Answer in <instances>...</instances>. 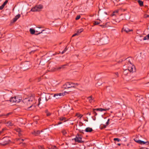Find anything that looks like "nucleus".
Returning <instances> with one entry per match:
<instances>
[{
    "label": "nucleus",
    "mask_w": 149,
    "mask_h": 149,
    "mask_svg": "<svg viewBox=\"0 0 149 149\" xmlns=\"http://www.w3.org/2000/svg\"><path fill=\"white\" fill-rule=\"evenodd\" d=\"M51 97L49 94L43 93L41 94L40 97L38 99L39 105L40 104L43 103L45 101H47L50 99Z\"/></svg>",
    "instance_id": "obj_1"
},
{
    "label": "nucleus",
    "mask_w": 149,
    "mask_h": 149,
    "mask_svg": "<svg viewBox=\"0 0 149 149\" xmlns=\"http://www.w3.org/2000/svg\"><path fill=\"white\" fill-rule=\"evenodd\" d=\"M77 83L71 82H67L63 86V88L64 89H68L71 88H74L75 86H78Z\"/></svg>",
    "instance_id": "obj_2"
},
{
    "label": "nucleus",
    "mask_w": 149,
    "mask_h": 149,
    "mask_svg": "<svg viewBox=\"0 0 149 149\" xmlns=\"http://www.w3.org/2000/svg\"><path fill=\"white\" fill-rule=\"evenodd\" d=\"M2 142L0 144L3 146L8 145L10 143L11 141L9 139V138L8 137H4L2 139Z\"/></svg>",
    "instance_id": "obj_3"
},
{
    "label": "nucleus",
    "mask_w": 149,
    "mask_h": 149,
    "mask_svg": "<svg viewBox=\"0 0 149 149\" xmlns=\"http://www.w3.org/2000/svg\"><path fill=\"white\" fill-rule=\"evenodd\" d=\"M43 6L41 4L36 5L35 7L32 8L31 10V11L32 12H36L39 11L40 9L43 8Z\"/></svg>",
    "instance_id": "obj_4"
},
{
    "label": "nucleus",
    "mask_w": 149,
    "mask_h": 149,
    "mask_svg": "<svg viewBox=\"0 0 149 149\" xmlns=\"http://www.w3.org/2000/svg\"><path fill=\"white\" fill-rule=\"evenodd\" d=\"M34 98L33 97H28L25 98L22 101L25 104H26L27 105L30 104L31 102L33 101Z\"/></svg>",
    "instance_id": "obj_5"
},
{
    "label": "nucleus",
    "mask_w": 149,
    "mask_h": 149,
    "mask_svg": "<svg viewBox=\"0 0 149 149\" xmlns=\"http://www.w3.org/2000/svg\"><path fill=\"white\" fill-rule=\"evenodd\" d=\"M74 140L75 142L79 143H83L84 142V141L82 140V136L78 134L76 135Z\"/></svg>",
    "instance_id": "obj_6"
},
{
    "label": "nucleus",
    "mask_w": 149,
    "mask_h": 149,
    "mask_svg": "<svg viewBox=\"0 0 149 149\" xmlns=\"http://www.w3.org/2000/svg\"><path fill=\"white\" fill-rule=\"evenodd\" d=\"M30 63L28 61L25 62L23 63V68L25 70L29 68L30 65Z\"/></svg>",
    "instance_id": "obj_7"
},
{
    "label": "nucleus",
    "mask_w": 149,
    "mask_h": 149,
    "mask_svg": "<svg viewBox=\"0 0 149 149\" xmlns=\"http://www.w3.org/2000/svg\"><path fill=\"white\" fill-rule=\"evenodd\" d=\"M131 67H128L127 70L129 71V72H133L135 71V67L134 65H131Z\"/></svg>",
    "instance_id": "obj_8"
},
{
    "label": "nucleus",
    "mask_w": 149,
    "mask_h": 149,
    "mask_svg": "<svg viewBox=\"0 0 149 149\" xmlns=\"http://www.w3.org/2000/svg\"><path fill=\"white\" fill-rule=\"evenodd\" d=\"M109 109V108L105 109L99 108L96 109H94V110H96L97 111H107V110H108Z\"/></svg>",
    "instance_id": "obj_9"
},
{
    "label": "nucleus",
    "mask_w": 149,
    "mask_h": 149,
    "mask_svg": "<svg viewBox=\"0 0 149 149\" xmlns=\"http://www.w3.org/2000/svg\"><path fill=\"white\" fill-rule=\"evenodd\" d=\"M138 143H139L141 145H148L149 144V141H141L140 140L139 141H138Z\"/></svg>",
    "instance_id": "obj_10"
},
{
    "label": "nucleus",
    "mask_w": 149,
    "mask_h": 149,
    "mask_svg": "<svg viewBox=\"0 0 149 149\" xmlns=\"http://www.w3.org/2000/svg\"><path fill=\"white\" fill-rule=\"evenodd\" d=\"M64 94L62 93H59L54 94V97H56V99H58L60 98L59 96H63Z\"/></svg>",
    "instance_id": "obj_11"
},
{
    "label": "nucleus",
    "mask_w": 149,
    "mask_h": 149,
    "mask_svg": "<svg viewBox=\"0 0 149 149\" xmlns=\"http://www.w3.org/2000/svg\"><path fill=\"white\" fill-rule=\"evenodd\" d=\"M16 97V98H15V100H17L16 102V103H18L20 102L22 100V97L19 96H15Z\"/></svg>",
    "instance_id": "obj_12"
},
{
    "label": "nucleus",
    "mask_w": 149,
    "mask_h": 149,
    "mask_svg": "<svg viewBox=\"0 0 149 149\" xmlns=\"http://www.w3.org/2000/svg\"><path fill=\"white\" fill-rule=\"evenodd\" d=\"M40 133V131L39 130L34 131L32 133V134L35 136L38 135Z\"/></svg>",
    "instance_id": "obj_13"
},
{
    "label": "nucleus",
    "mask_w": 149,
    "mask_h": 149,
    "mask_svg": "<svg viewBox=\"0 0 149 149\" xmlns=\"http://www.w3.org/2000/svg\"><path fill=\"white\" fill-rule=\"evenodd\" d=\"M15 98H16V97L15 96L11 97L10 100V102L13 103H16V101L17 100H15Z\"/></svg>",
    "instance_id": "obj_14"
},
{
    "label": "nucleus",
    "mask_w": 149,
    "mask_h": 149,
    "mask_svg": "<svg viewBox=\"0 0 149 149\" xmlns=\"http://www.w3.org/2000/svg\"><path fill=\"white\" fill-rule=\"evenodd\" d=\"M20 16L21 15L20 14H18L15 17L13 18V22H15L20 17Z\"/></svg>",
    "instance_id": "obj_15"
},
{
    "label": "nucleus",
    "mask_w": 149,
    "mask_h": 149,
    "mask_svg": "<svg viewBox=\"0 0 149 149\" xmlns=\"http://www.w3.org/2000/svg\"><path fill=\"white\" fill-rule=\"evenodd\" d=\"M93 131L92 129L91 128L89 127H88L86 128L85 130V131L86 132H91Z\"/></svg>",
    "instance_id": "obj_16"
},
{
    "label": "nucleus",
    "mask_w": 149,
    "mask_h": 149,
    "mask_svg": "<svg viewBox=\"0 0 149 149\" xmlns=\"http://www.w3.org/2000/svg\"><path fill=\"white\" fill-rule=\"evenodd\" d=\"M87 99L90 103L92 102L93 101V98L92 97V96H91L88 97Z\"/></svg>",
    "instance_id": "obj_17"
},
{
    "label": "nucleus",
    "mask_w": 149,
    "mask_h": 149,
    "mask_svg": "<svg viewBox=\"0 0 149 149\" xmlns=\"http://www.w3.org/2000/svg\"><path fill=\"white\" fill-rule=\"evenodd\" d=\"M137 1L139 5L141 7L143 6V1H141L140 0H138Z\"/></svg>",
    "instance_id": "obj_18"
},
{
    "label": "nucleus",
    "mask_w": 149,
    "mask_h": 149,
    "mask_svg": "<svg viewBox=\"0 0 149 149\" xmlns=\"http://www.w3.org/2000/svg\"><path fill=\"white\" fill-rule=\"evenodd\" d=\"M30 32L31 34H34L35 33L37 32H38V31H36L34 29H33L31 28L30 29Z\"/></svg>",
    "instance_id": "obj_19"
},
{
    "label": "nucleus",
    "mask_w": 149,
    "mask_h": 149,
    "mask_svg": "<svg viewBox=\"0 0 149 149\" xmlns=\"http://www.w3.org/2000/svg\"><path fill=\"white\" fill-rule=\"evenodd\" d=\"M123 29H124V31L127 33H128L129 32L131 31H133L132 29H130L128 28H125V29H124V28H123Z\"/></svg>",
    "instance_id": "obj_20"
},
{
    "label": "nucleus",
    "mask_w": 149,
    "mask_h": 149,
    "mask_svg": "<svg viewBox=\"0 0 149 149\" xmlns=\"http://www.w3.org/2000/svg\"><path fill=\"white\" fill-rule=\"evenodd\" d=\"M66 65H63L59 66L58 68H57V70H59V69H63L65 68L64 67L66 66Z\"/></svg>",
    "instance_id": "obj_21"
},
{
    "label": "nucleus",
    "mask_w": 149,
    "mask_h": 149,
    "mask_svg": "<svg viewBox=\"0 0 149 149\" xmlns=\"http://www.w3.org/2000/svg\"><path fill=\"white\" fill-rule=\"evenodd\" d=\"M129 72V71L127 70V69L125 70L123 72V73L125 75H127V74Z\"/></svg>",
    "instance_id": "obj_22"
},
{
    "label": "nucleus",
    "mask_w": 149,
    "mask_h": 149,
    "mask_svg": "<svg viewBox=\"0 0 149 149\" xmlns=\"http://www.w3.org/2000/svg\"><path fill=\"white\" fill-rule=\"evenodd\" d=\"M12 112H10V113H7L6 114H3V116H5V117H7L8 116L11 114H12Z\"/></svg>",
    "instance_id": "obj_23"
},
{
    "label": "nucleus",
    "mask_w": 149,
    "mask_h": 149,
    "mask_svg": "<svg viewBox=\"0 0 149 149\" xmlns=\"http://www.w3.org/2000/svg\"><path fill=\"white\" fill-rule=\"evenodd\" d=\"M108 24V23L107 22L104 25H100V26H101L102 28H105V27H107L108 26L107 25V24Z\"/></svg>",
    "instance_id": "obj_24"
},
{
    "label": "nucleus",
    "mask_w": 149,
    "mask_h": 149,
    "mask_svg": "<svg viewBox=\"0 0 149 149\" xmlns=\"http://www.w3.org/2000/svg\"><path fill=\"white\" fill-rule=\"evenodd\" d=\"M83 31V29H80L78 30H77V32L78 34L79 33H80Z\"/></svg>",
    "instance_id": "obj_25"
},
{
    "label": "nucleus",
    "mask_w": 149,
    "mask_h": 149,
    "mask_svg": "<svg viewBox=\"0 0 149 149\" xmlns=\"http://www.w3.org/2000/svg\"><path fill=\"white\" fill-rule=\"evenodd\" d=\"M149 39V34H148L146 36L144 37L143 38V40H146L147 39Z\"/></svg>",
    "instance_id": "obj_26"
},
{
    "label": "nucleus",
    "mask_w": 149,
    "mask_h": 149,
    "mask_svg": "<svg viewBox=\"0 0 149 149\" xmlns=\"http://www.w3.org/2000/svg\"><path fill=\"white\" fill-rule=\"evenodd\" d=\"M66 118L65 117H63V118H59V120L61 121H65L66 120Z\"/></svg>",
    "instance_id": "obj_27"
},
{
    "label": "nucleus",
    "mask_w": 149,
    "mask_h": 149,
    "mask_svg": "<svg viewBox=\"0 0 149 149\" xmlns=\"http://www.w3.org/2000/svg\"><path fill=\"white\" fill-rule=\"evenodd\" d=\"M61 132L64 135H65L67 133V132L65 130H62Z\"/></svg>",
    "instance_id": "obj_28"
},
{
    "label": "nucleus",
    "mask_w": 149,
    "mask_h": 149,
    "mask_svg": "<svg viewBox=\"0 0 149 149\" xmlns=\"http://www.w3.org/2000/svg\"><path fill=\"white\" fill-rule=\"evenodd\" d=\"M7 124H8V125L12 126L13 125V124L11 123V121H9L7 123Z\"/></svg>",
    "instance_id": "obj_29"
},
{
    "label": "nucleus",
    "mask_w": 149,
    "mask_h": 149,
    "mask_svg": "<svg viewBox=\"0 0 149 149\" xmlns=\"http://www.w3.org/2000/svg\"><path fill=\"white\" fill-rule=\"evenodd\" d=\"M76 116L78 117H80V118H81L83 116V115L81 114L77 113L76 114Z\"/></svg>",
    "instance_id": "obj_30"
},
{
    "label": "nucleus",
    "mask_w": 149,
    "mask_h": 149,
    "mask_svg": "<svg viewBox=\"0 0 149 149\" xmlns=\"http://www.w3.org/2000/svg\"><path fill=\"white\" fill-rule=\"evenodd\" d=\"M114 141H116L118 142H119L120 140L118 138H115L113 139Z\"/></svg>",
    "instance_id": "obj_31"
},
{
    "label": "nucleus",
    "mask_w": 149,
    "mask_h": 149,
    "mask_svg": "<svg viewBox=\"0 0 149 149\" xmlns=\"http://www.w3.org/2000/svg\"><path fill=\"white\" fill-rule=\"evenodd\" d=\"M67 50V48L66 47H65L64 49L61 52V54H64L65 52Z\"/></svg>",
    "instance_id": "obj_32"
},
{
    "label": "nucleus",
    "mask_w": 149,
    "mask_h": 149,
    "mask_svg": "<svg viewBox=\"0 0 149 149\" xmlns=\"http://www.w3.org/2000/svg\"><path fill=\"white\" fill-rule=\"evenodd\" d=\"M8 2V1L7 0H6L4 2L3 4H2V5L4 7V6Z\"/></svg>",
    "instance_id": "obj_33"
},
{
    "label": "nucleus",
    "mask_w": 149,
    "mask_h": 149,
    "mask_svg": "<svg viewBox=\"0 0 149 149\" xmlns=\"http://www.w3.org/2000/svg\"><path fill=\"white\" fill-rule=\"evenodd\" d=\"M80 17H80V15H77V16L76 17L75 19L76 20H78L80 18Z\"/></svg>",
    "instance_id": "obj_34"
},
{
    "label": "nucleus",
    "mask_w": 149,
    "mask_h": 149,
    "mask_svg": "<svg viewBox=\"0 0 149 149\" xmlns=\"http://www.w3.org/2000/svg\"><path fill=\"white\" fill-rule=\"evenodd\" d=\"M134 140L136 143H138V141H139L140 140L138 139L137 138H135L134 139Z\"/></svg>",
    "instance_id": "obj_35"
},
{
    "label": "nucleus",
    "mask_w": 149,
    "mask_h": 149,
    "mask_svg": "<svg viewBox=\"0 0 149 149\" xmlns=\"http://www.w3.org/2000/svg\"><path fill=\"white\" fill-rule=\"evenodd\" d=\"M38 148L39 149H45L43 146H38Z\"/></svg>",
    "instance_id": "obj_36"
},
{
    "label": "nucleus",
    "mask_w": 149,
    "mask_h": 149,
    "mask_svg": "<svg viewBox=\"0 0 149 149\" xmlns=\"http://www.w3.org/2000/svg\"><path fill=\"white\" fill-rule=\"evenodd\" d=\"M95 110H94V109H93V113L94 114L95 116H96L97 115V114L96 113V112L95 111Z\"/></svg>",
    "instance_id": "obj_37"
},
{
    "label": "nucleus",
    "mask_w": 149,
    "mask_h": 149,
    "mask_svg": "<svg viewBox=\"0 0 149 149\" xmlns=\"http://www.w3.org/2000/svg\"><path fill=\"white\" fill-rule=\"evenodd\" d=\"M100 22H96V21H95L94 22V25H97V24H100Z\"/></svg>",
    "instance_id": "obj_38"
},
{
    "label": "nucleus",
    "mask_w": 149,
    "mask_h": 149,
    "mask_svg": "<svg viewBox=\"0 0 149 149\" xmlns=\"http://www.w3.org/2000/svg\"><path fill=\"white\" fill-rule=\"evenodd\" d=\"M4 6H3L2 5L0 6V10H2L3 8H4Z\"/></svg>",
    "instance_id": "obj_39"
},
{
    "label": "nucleus",
    "mask_w": 149,
    "mask_h": 149,
    "mask_svg": "<svg viewBox=\"0 0 149 149\" xmlns=\"http://www.w3.org/2000/svg\"><path fill=\"white\" fill-rule=\"evenodd\" d=\"M45 31V30H42V31H41V32H39V33H36V35H38L39 34H40V33H42V31Z\"/></svg>",
    "instance_id": "obj_40"
},
{
    "label": "nucleus",
    "mask_w": 149,
    "mask_h": 149,
    "mask_svg": "<svg viewBox=\"0 0 149 149\" xmlns=\"http://www.w3.org/2000/svg\"><path fill=\"white\" fill-rule=\"evenodd\" d=\"M109 120H110V119H109L108 120H107V122H106V123L107 125H108L109 124Z\"/></svg>",
    "instance_id": "obj_41"
},
{
    "label": "nucleus",
    "mask_w": 149,
    "mask_h": 149,
    "mask_svg": "<svg viewBox=\"0 0 149 149\" xmlns=\"http://www.w3.org/2000/svg\"><path fill=\"white\" fill-rule=\"evenodd\" d=\"M46 114L47 116H49L51 115V113L49 112H48Z\"/></svg>",
    "instance_id": "obj_42"
},
{
    "label": "nucleus",
    "mask_w": 149,
    "mask_h": 149,
    "mask_svg": "<svg viewBox=\"0 0 149 149\" xmlns=\"http://www.w3.org/2000/svg\"><path fill=\"white\" fill-rule=\"evenodd\" d=\"M79 130V132H81V133H84V132H83V130Z\"/></svg>",
    "instance_id": "obj_43"
},
{
    "label": "nucleus",
    "mask_w": 149,
    "mask_h": 149,
    "mask_svg": "<svg viewBox=\"0 0 149 149\" xmlns=\"http://www.w3.org/2000/svg\"><path fill=\"white\" fill-rule=\"evenodd\" d=\"M107 38V41H106V42H104V44H105L107 43H108V38Z\"/></svg>",
    "instance_id": "obj_44"
},
{
    "label": "nucleus",
    "mask_w": 149,
    "mask_h": 149,
    "mask_svg": "<svg viewBox=\"0 0 149 149\" xmlns=\"http://www.w3.org/2000/svg\"><path fill=\"white\" fill-rule=\"evenodd\" d=\"M78 34L77 33H75V34H74L72 36V37H74L75 36H76V35H78Z\"/></svg>",
    "instance_id": "obj_45"
},
{
    "label": "nucleus",
    "mask_w": 149,
    "mask_h": 149,
    "mask_svg": "<svg viewBox=\"0 0 149 149\" xmlns=\"http://www.w3.org/2000/svg\"><path fill=\"white\" fill-rule=\"evenodd\" d=\"M62 123V122H58V123H57V124H56V125H60V124H61Z\"/></svg>",
    "instance_id": "obj_46"
},
{
    "label": "nucleus",
    "mask_w": 149,
    "mask_h": 149,
    "mask_svg": "<svg viewBox=\"0 0 149 149\" xmlns=\"http://www.w3.org/2000/svg\"><path fill=\"white\" fill-rule=\"evenodd\" d=\"M35 51H31V52H30V54H31L32 53H34V52Z\"/></svg>",
    "instance_id": "obj_47"
},
{
    "label": "nucleus",
    "mask_w": 149,
    "mask_h": 149,
    "mask_svg": "<svg viewBox=\"0 0 149 149\" xmlns=\"http://www.w3.org/2000/svg\"><path fill=\"white\" fill-rule=\"evenodd\" d=\"M53 148L54 149H57V148L56 146H54Z\"/></svg>",
    "instance_id": "obj_48"
},
{
    "label": "nucleus",
    "mask_w": 149,
    "mask_h": 149,
    "mask_svg": "<svg viewBox=\"0 0 149 149\" xmlns=\"http://www.w3.org/2000/svg\"><path fill=\"white\" fill-rule=\"evenodd\" d=\"M146 17H149V15H146L145 16Z\"/></svg>",
    "instance_id": "obj_49"
},
{
    "label": "nucleus",
    "mask_w": 149,
    "mask_h": 149,
    "mask_svg": "<svg viewBox=\"0 0 149 149\" xmlns=\"http://www.w3.org/2000/svg\"><path fill=\"white\" fill-rule=\"evenodd\" d=\"M21 139L20 138H18V139H16L17 141H19V140H20Z\"/></svg>",
    "instance_id": "obj_50"
},
{
    "label": "nucleus",
    "mask_w": 149,
    "mask_h": 149,
    "mask_svg": "<svg viewBox=\"0 0 149 149\" xmlns=\"http://www.w3.org/2000/svg\"><path fill=\"white\" fill-rule=\"evenodd\" d=\"M128 63H129L130 64H131V65H132V63H131V62L130 61H129L128 62Z\"/></svg>",
    "instance_id": "obj_51"
},
{
    "label": "nucleus",
    "mask_w": 149,
    "mask_h": 149,
    "mask_svg": "<svg viewBox=\"0 0 149 149\" xmlns=\"http://www.w3.org/2000/svg\"><path fill=\"white\" fill-rule=\"evenodd\" d=\"M3 114H1L0 115V117H3Z\"/></svg>",
    "instance_id": "obj_52"
},
{
    "label": "nucleus",
    "mask_w": 149,
    "mask_h": 149,
    "mask_svg": "<svg viewBox=\"0 0 149 149\" xmlns=\"http://www.w3.org/2000/svg\"><path fill=\"white\" fill-rule=\"evenodd\" d=\"M20 131V129H18V130H17V131L19 132Z\"/></svg>",
    "instance_id": "obj_53"
},
{
    "label": "nucleus",
    "mask_w": 149,
    "mask_h": 149,
    "mask_svg": "<svg viewBox=\"0 0 149 149\" xmlns=\"http://www.w3.org/2000/svg\"><path fill=\"white\" fill-rule=\"evenodd\" d=\"M33 106V105H31L30 107H28V109H30V108L31 107Z\"/></svg>",
    "instance_id": "obj_54"
},
{
    "label": "nucleus",
    "mask_w": 149,
    "mask_h": 149,
    "mask_svg": "<svg viewBox=\"0 0 149 149\" xmlns=\"http://www.w3.org/2000/svg\"><path fill=\"white\" fill-rule=\"evenodd\" d=\"M87 114H88L89 116H90L91 115V113H87Z\"/></svg>",
    "instance_id": "obj_55"
},
{
    "label": "nucleus",
    "mask_w": 149,
    "mask_h": 149,
    "mask_svg": "<svg viewBox=\"0 0 149 149\" xmlns=\"http://www.w3.org/2000/svg\"><path fill=\"white\" fill-rule=\"evenodd\" d=\"M117 145L118 146H120L121 145V144L120 143H118L117 144Z\"/></svg>",
    "instance_id": "obj_56"
},
{
    "label": "nucleus",
    "mask_w": 149,
    "mask_h": 149,
    "mask_svg": "<svg viewBox=\"0 0 149 149\" xmlns=\"http://www.w3.org/2000/svg\"><path fill=\"white\" fill-rule=\"evenodd\" d=\"M117 75H118V72H117V73H115Z\"/></svg>",
    "instance_id": "obj_57"
},
{
    "label": "nucleus",
    "mask_w": 149,
    "mask_h": 149,
    "mask_svg": "<svg viewBox=\"0 0 149 149\" xmlns=\"http://www.w3.org/2000/svg\"><path fill=\"white\" fill-rule=\"evenodd\" d=\"M21 140L22 141H24V139H21Z\"/></svg>",
    "instance_id": "obj_58"
},
{
    "label": "nucleus",
    "mask_w": 149,
    "mask_h": 149,
    "mask_svg": "<svg viewBox=\"0 0 149 149\" xmlns=\"http://www.w3.org/2000/svg\"><path fill=\"white\" fill-rule=\"evenodd\" d=\"M2 132L1 131H0V134L2 133Z\"/></svg>",
    "instance_id": "obj_59"
},
{
    "label": "nucleus",
    "mask_w": 149,
    "mask_h": 149,
    "mask_svg": "<svg viewBox=\"0 0 149 149\" xmlns=\"http://www.w3.org/2000/svg\"><path fill=\"white\" fill-rule=\"evenodd\" d=\"M52 149H54V148H52Z\"/></svg>",
    "instance_id": "obj_60"
}]
</instances>
